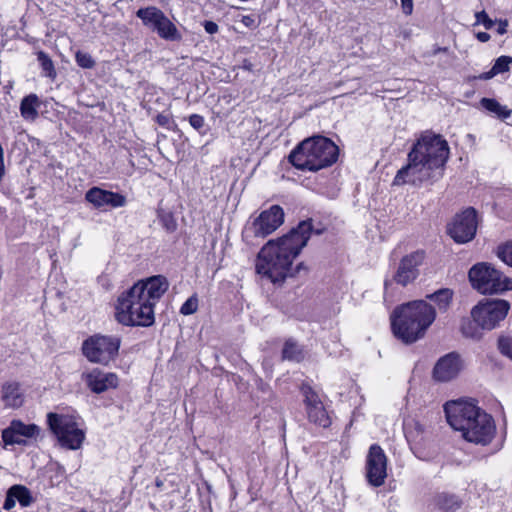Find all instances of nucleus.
<instances>
[{"mask_svg":"<svg viewBox=\"0 0 512 512\" xmlns=\"http://www.w3.org/2000/svg\"><path fill=\"white\" fill-rule=\"evenodd\" d=\"M507 27H508L507 20H499L498 21V28H497L498 34H500V35L505 34L507 32Z\"/></svg>","mask_w":512,"mask_h":512,"instance_id":"a18cd8bd","label":"nucleus"},{"mask_svg":"<svg viewBox=\"0 0 512 512\" xmlns=\"http://www.w3.org/2000/svg\"><path fill=\"white\" fill-rule=\"evenodd\" d=\"M284 222L283 209L278 205H273L269 209L262 211L256 217L251 225L244 231V237L247 239L251 235L258 238H265L273 233Z\"/></svg>","mask_w":512,"mask_h":512,"instance_id":"9b49d317","label":"nucleus"},{"mask_svg":"<svg viewBox=\"0 0 512 512\" xmlns=\"http://www.w3.org/2000/svg\"><path fill=\"white\" fill-rule=\"evenodd\" d=\"M14 499L20 503L23 507H28L33 502V497L29 489L23 485H13L10 487Z\"/></svg>","mask_w":512,"mask_h":512,"instance_id":"cd10ccee","label":"nucleus"},{"mask_svg":"<svg viewBox=\"0 0 512 512\" xmlns=\"http://www.w3.org/2000/svg\"><path fill=\"white\" fill-rule=\"evenodd\" d=\"M387 456L377 444L370 446L366 456L365 476L373 487H380L387 478Z\"/></svg>","mask_w":512,"mask_h":512,"instance_id":"f8f14e48","label":"nucleus"},{"mask_svg":"<svg viewBox=\"0 0 512 512\" xmlns=\"http://www.w3.org/2000/svg\"><path fill=\"white\" fill-rule=\"evenodd\" d=\"M138 288L122 292L115 304V319L124 326L148 327L154 323V309L139 295Z\"/></svg>","mask_w":512,"mask_h":512,"instance_id":"423d86ee","label":"nucleus"},{"mask_svg":"<svg viewBox=\"0 0 512 512\" xmlns=\"http://www.w3.org/2000/svg\"><path fill=\"white\" fill-rule=\"evenodd\" d=\"M189 123L194 129L200 130L203 128L205 120L204 117L199 114H192L189 117Z\"/></svg>","mask_w":512,"mask_h":512,"instance_id":"4c0bfd02","label":"nucleus"},{"mask_svg":"<svg viewBox=\"0 0 512 512\" xmlns=\"http://www.w3.org/2000/svg\"><path fill=\"white\" fill-rule=\"evenodd\" d=\"M477 230L476 211L473 208L466 209L456 215L453 222L448 227L449 235L457 243H466L471 241Z\"/></svg>","mask_w":512,"mask_h":512,"instance_id":"4468645a","label":"nucleus"},{"mask_svg":"<svg viewBox=\"0 0 512 512\" xmlns=\"http://www.w3.org/2000/svg\"><path fill=\"white\" fill-rule=\"evenodd\" d=\"M510 359L512 360V353H511V357H510Z\"/></svg>","mask_w":512,"mask_h":512,"instance_id":"3c124183","label":"nucleus"},{"mask_svg":"<svg viewBox=\"0 0 512 512\" xmlns=\"http://www.w3.org/2000/svg\"><path fill=\"white\" fill-rule=\"evenodd\" d=\"M136 15L142 20L145 26L156 31L158 23H160L162 20L161 18H163L165 14L160 9L151 6L139 9L136 12Z\"/></svg>","mask_w":512,"mask_h":512,"instance_id":"b1692460","label":"nucleus"},{"mask_svg":"<svg viewBox=\"0 0 512 512\" xmlns=\"http://www.w3.org/2000/svg\"><path fill=\"white\" fill-rule=\"evenodd\" d=\"M168 287L167 279L162 275H156L146 280L138 281L131 289L138 288L139 295L148 300V304H151V308L154 309L155 304L167 291Z\"/></svg>","mask_w":512,"mask_h":512,"instance_id":"a211bd4d","label":"nucleus"},{"mask_svg":"<svg viewBox=\"0 0 512 512\" xmlns=\"http://www.w3.org/2000/svg\"><path fill=\"white\" fill-rule=\"evenodd\" d=\"M40 428L36 424H25L20 420H12L10 425L2 431V440L7 445L22 444L26 438L38 436Z\"/></svg>","mask_w":512,"mask_h":512,"instance_id":"aec40b11","label":"nucleus"},{"mask_svg":"<svg viewBox=\"0 0 512 512\" xmlns=\"http://www.w3.org/2000/svg\"><path fill=\"white\" fill-rule=\"evenodd\" d=\"M14 495L12 494V491L11 489L9 488L7 493H6V498H5V501H4V504H3V508L7 511L13 509L16 505V500L14 499L13 497Z\"/></svg>","mask_w":512,"mask_h":512,"instance_id":"58836bf2","label":"nucleus"},{"mask_svg":"<svg viewBox=\"0 0 512 512\" xmlns=\"http://www.w3.org/2000/svg\"><path fill=\"white\" fill-rule=\"evenodd\" d=\"M283 358L292 361H299L302 357L298 345L292 341H287L283 348Z\"/></svg>","mask_w":512,"mask_h":512,"instance_id":"7c9ffc66","label":"nucleus"},{"mask_svg":"<svg viewBox=\"0 0 512 512\" xmlns=\"http://www.w3.org/2000/svg\"><path fill=\"white\" fill-rule=\"evenodd\" d=\"M312 233L309 220L300 222L289 233L275 240H269L260 250L256 271L273 283H280L293 276L292 263L306 246Z\"/></svg>","mask_w":512,"mask_h":512,"instance_id":"f03ea898","label":"nucleus"},{"mask_svg":"<svg viewBox=\"0 0 512 512\" xmlns=\"http://www.w3.org/2000/svg\"><path fill=\"white\" fill-rule=\"evenodd\" d=\"M468 276L472 287L481 294H500L512 290V279L485 262L473 265Z\"/></svg>","mask_w":512,"mask_h":512,"instance_id":"0eeeda50","label":"nucleus"},{"mask_svg":"<svg viewBox=\"0 0 512 512\" xmlns=\"http://www.w3.org/2000/svg\"><path fill=\"white\" fill-rule=\"evenodd\" d=\"M204 29L208 34H215L218 32V25L213 21H205Z\"/></svg>","mask_w":512,"mask_h":512,"instance_id":"79ce46f5","label":"nucleus"},{"mask_svg":"<svg viewBox=\"0 0 512 512\" xmlns=\"http://www.w3.org/2000/svg\"><path fill=\"white\" fill-rule=\"evenodd\" d=\"M160 23H158V28L156 29V32L158 35L165 39L170 41H176L181 39V35L177 29V27L169 20V18L164 15Z\"/></svg>","mask_w":512,"mask_h":512,"instance_id":"a878e982","label":"nucleus"},{"mask_svg":"<svg viewBox=\"0 0 512 512\" xmlns=\"http://www.w3.org/2000/svg\"><path fill=\"white\" fill-rule=\"evenodd\" d=\"M1 398L7 408L21 407L24 403V395L20 384L17 382H8L4 384L2 387Z\"/></svg>","mask_w":512,"mask_h":512,"instance_id":"412c9836","label":"nucleus"},{"mask_svg":"<svg viewBox=\"0 0 512 512\" xmlns=\"http://www.w3.org/2000/svg\"><path fill=\"white\" fill-rule=\"evenodd\" d=\"M198 299L195 296L188 298L180 308V313L183 315H191L197 311Z\"/></svg>","mask_w":512,"mask_h":512,"instance_id":"72a5a7b5","label":"nucleus"},{"mask_svg":"<svg viewBox=\"0 0 512 512\" xmlns=\"http://www.w3.org/2000/svg\"><path fill=\"white\" fill-rule=\"evenodd\" d=\"M241 22L248 28H255L257 26L254 16L245 15L241 18Z\"/></svg>","mask_w":512,"mask_h":512,"instance_id":"a19ab883","label":"nucleus"},{"mask_svg":"<svg viewBox=\"0 0 512 512\" xmlns=\"http://www.w3.org/2000/svg\"><path fill=\"white\" fill-rule=\"evenodd\" d=\"M446 51H447V48H439V49L437 50V52H446Z\"/></svg>","mask_w":512,"mask_h":512,"instance_id":"09e8293b","label":"nucleus"},{"mask_svg":"<svg viewBox=\"0 0 512 512\" xmlns=\"http://www.w3.org/2000/svg\"><path fill=\"white\" fill-rule=\"evenodd\" d=\"M497 256L507 265L512 267V242H507L497 249Z\"/></svg>","mask_w":512,"mask_h":512,"instance_id":"2f4dec72","label":"nucleus"},{"mask_svg":"<svg viewBox=\"0 0 512 512\" xmlns=\"http://www.w3.org/2000/svg\"><path fill=\"white\" fill-rule=\"evenodd\" d=\"M339 150L333 141L323 136L303 140L289 155L291 164L299 170L318 171L334 164Z\"/></svg>","mask_w":512,"mask_h":512,"instance_id":"39448f33","label":"nucleus"},{"mask_svg":"<svg viewBox=\"0 0 512 512\" xmlns=\"http://www.w3.org/2000/svg\"><path fill=\"white\" fill-rule=\"evenodd\" d=\"M120 343L118 337L97 334L83 342L82 352L88 361L107 365L117 356Z\"/></svg>","mask_w":512,"mask_h":512,"instance_id":"1a4fd4ad","label":"nucleus"},{"mask_svg":"<svg viewBox=\"0 0 512 512\" xmlns=\"http://www.w3.org/2000/svg\"><path fill=\"white\" fill-rule=\"evenodd\" d=\"M85 200L94 208L107 210L124 207L126 197L120 193L92 187L85 193Z\"/></svg>","mask_w":512,"mask_h":512,"instance_id":"dca6fc26","label":"nucleus"},{"mask_svg":"<svg viewBox=\"0 0 512 512\" xmlns=\"http://www.w3.org/2000/svg\"><path fill=\"white\" fill-rule=\"evenodd\" d=\"M430 505L434 509L444 512H453L461 507V501L455 495L443 492L436 494L432 498Z\"/></svg>","mask_w":512,"mask_h":512,"instance_id":"5701e85b","label":"nucleus"},{"mask_svg":"<svg viewBox=\"0 0 512 512\" xmlns=\"http://www.w3.org/2000/svg\"><path fill=\"white\" fill-rule=\"evenodd\" d=\"M164 224L167 230L174 231L176 229V222L173 220V218L169 215L164 218Z\"/></svg>","mask_w":512,"mask_h":512,"instance_id":"c03bdc74","label":"nucleus"},{"mask_svg":"<svg viewBox=\"0 0 512 512\" xmlns=\"http://www.w3.org/2000/svg\"><path fill=\"white\" fill-rule=\"evenodd\" d=\"M475 18V25L482 24L486 29H491L495 24L485 11L476 12Z\"/></svg>","mask_w":512,"mask_h":512,"instance_id":"f704fd0d","label":"nucleus"},{"mask_svg":"<svg viewBox=\"0 0 512 512\" xmlns=\"http://www.w3.org/2000/svg\"><path fill=\"white\" fill-rule=\"evenodd\" d=\"M476 38L480 41V42H487L490 40V35L487 33V32H478L476 34Z\"/></svg>","mask_w":512,"mask_h":512,"instance_id":"49530a36","label":"nucleus"},{"mask_svg":"<svg viewBox=\"0 0 512 512\" xmlns=\"http://www.w3.org/2000/svg\"><path fill=\"white\" fill-rule=\"evenodd\" d=\"M47 419L50 429L63 447L77 450L82 446L85 432L79 427L73 417L49 413Z\"/></svg>","mask_w":512,"mask_h":512,"instance_id":"6e6552de","label":"nucleus"},{"mask_svg":"<svg viewBox=\"0 0 512 512\" xmlns=\"http://www.w3.org/2000/svg\"><path fill=\"white\" fill-rule=\"evenodd\" d=\"M81 380L93 393L96 394H101L109 389H114L119 383L117 374L105 372L99 368L85 370L81 374Z\"/></svg>","mask_w":512,"mask_h":512,"instance_id":"2eb2a0df","label":"nucleus"},{"mask_svg":"<svg viewBox=\"0 0 512 512\" xmlns=\"http://www.w3.org/2000/svg\"><path fill=\"white\" fill-rule=\"evenodd\" d=\"M402 11L405 15H411L413 12V0H400Z\"/></svg>","mask_w":512,"mask_h":512,"instance_id":"ea45409f","label":"nucleus"},{"mask_svg":"<svg viewBox=\"0 0 512 512\" xmlns=\"http://www.w3.org/2000/svg\"><path fill=\"white\" fill-rule=\"evenodd\" d=\"M481 106L490 113H493L501 120L509 118L512 110L505 105H501L497 100L492 98H482L480 100Z\"/></svg>","mask_w":512,"mask_h":512,"instance_id":"393cba45","label":"nucleus"},{"mask_svg":"<svg viewBox=\"0 0 512 512\" xmlns=\"http://www.w3.org/2000/svg\"><path fill=\"white\" fill-rule=\"evenodd\" d=\"M449 153V145L441 135L421 134L408 153L407 165L397 172L393 184L420 186L438 181L444 175Z\"/></svg>","mask_w":512,"mask_h":512,"instance_id":"f257e3e1","label":"nucleus"},{"mask_svg":"<svg viewBox=\"0 0 512 512\" xmlns=\"http://www.w3.org/2000/svg\"><path fill=\"white\" fill-rule=\"evenodd\" d=\"M436 318L433 306L416 300L397 307L391 315L394 335L406 344L414 343L425 335Z\"/></svg>","mask_w":512,"mask_h":512,"instance_id":"20e7f679","label":"nucleus"},{"mask_svg":"<svg viewBox=\"0 0 512 512\" xmlns=\"http://www.w3.org/2000/svg\"><path fill=\"white\" fill-rule=\"evenodd\" d=\"M427 298L433 301L440 311H446L451 304L453 291L443 288L433 294L427 295Z\"/></svg>","mask_w":512,"mask_h":512,"instance_id":"bb28decb","label":"nucleus"},{"mask_svg":"<svg viewBox=\"0 0 512 512\" xmlns=\"http://www.w3.org/2000/svg\"><path fill=\"white\" fill-rule=\"evenodd\" d=\"M449 425L471 443L486 446L495 436L493 418L473 400H452L444 405Z\"/></svg>","mask_w":512,"mask_h":512,"instance_id":"7ed1b4c3","label":"nucleus"},{"mask_svg":"<svg viewBox=\"0 0 512 512\" xmlns=\"http://www.w3.org/2000/svg\"><path fill=\"white\" fill-rule=\"evenodd\" d=\"M498 348L502 354L511 357L512 354V339L508 337H501L498 340Z\"/></svg>","mask_w":512,"mask_h":512,"instance_id":"c9c22d12","label":"nucleus"},{"mask_svg":"<svg viewBox=\"0 0 512 512\" xmlns=\"http://www.w3.org/2000/svg\"><path fill=\"white\" fill-rule=\"evenodd\" d=\"M76 63L84 69H91L95 66V61L89 53L78 51L75 54Z\"/></svg>","mask_w":512,"mask_h":512,"instance_id":"473e14b6","label":"nucleus"},{"mask_svg":"<svg viewBox=\"0 0 512 512\" xmlns=\"http://www.w3.org/2000/svg\"><path fill=\"white\" fill-rule=\"evenodd\" d=\"M512 63V58L509 56H500L494 63L491 70L485 73L481 78L490 79L497 74L504 73L509 70V66Z\"/></svg>","mask_w":512,"mask_h":512,"instance_id":"c85d7f7f","label":"nucleus"},{"mask_svg":"<svg viewBox=\"0 0 512 512\" xmlns=\"http://www.w3.org/2000/svg\"><path fill=\"white\" fill-rule=\"evenodd\" d=\"M156 122L160 125V126H168L169 125V122H170V118L168 115H165V114H158L156 116Z\"/></svg>","mask_w":512,"mask_h":512,"instance_id":"37998d69","label":"nucleus"},{"mask_svg":"<svg viewBox=\"0 0 512 512\" xmlns=\"http://www.w3.org/2000/svg\"><path fill=\"white\" fill-rule=\"evenodd\" d=\"M425 259V252L422 250L413 251L403 256L396 268L392 281L403 287L414 283L420 275V266Z\"/></svg>","mask_w":512,"mask_h":512,"instance_id":"ddd939ff","label":"nucleus"},{"mask_svg":"<svg viewBox=\"0 0 512 512\" xmlns=\"http://www.w3.org/2000/svg\"><path fill=\"white\" fill-rule=\"evenodd\" d=\"M41 106L39 97L31 93L25 96L20 103V115L26 121H35L38 117V109Z\"/></svg>","mask_w":512,"mask_h":512,"instance_id":"4be33fe9","label":"nucleus"},{"mask_svg":"<svg viewBox=\"0 0 512 512\" xmlns=\"http://www.w3.org/2000/svg\"><path fill=\"white\" fill-rule=\"evenodd\" d=\"M461 331L464 336L470 337V338H478L479 332L477 328H475L470 321L463 322L461 326Z\"/></svg>","mask_w":512,"mask_h":512,"instance_id":"e433bc0d","label":"nucleus"},{"mask_svg":"<svg viewBox=\"0 0 512 512\" xmlns=\"http://www.w3.org/2000/svg\"><path fill=\"white\" fill-rule=\"evenodd\" d=\"M464 367L461 356L455 352L441 357L433 369V377L440 382H448L456 378Z\"/></svg>","mask_w":512,"mask_h":512,"instance_id":"6ab92c4d","label":"nucleus"},{"mask_svg":"<svg viewBox=\"0 0 512 512\" xmlns=\"http://www.w3.org/2000/svg\"><path fill=\"white\" fill-rule=\"evenodd\" d=\"M37 59L41 65L42 70L45 73V76L51 79H55L56 71L51 58L45 52L40 51L37 54Z\"/></svg>","mask_w":512,"mask_h":512,"instance_id":"c756f323","label":"nucleus"},{"mask_svg":"<svg viewBox=\"0 0 512 512\" xmlns=\"http://www.w3.org/2000/svg\"><path fill=\"white\" fill-rule=\"evenodd\" d=\"M302 393L309 421L323 428L329 427L331 419L317 393L309 386H303Z\"/></svg>","mask_w":512,"mask_h":512,"instance_id":"f3484780","label":"nucleus"},{"mask_svg":"<svg viewBox=\"0 0 512 512\" xmlns=\"http://www.w3.org/2000/svg\"><path fill=\"white\" fill-rule=\"evenodd\" d=\"M388 285H389V282H388V281H386V282H385V288H386V289L388 288Z\"/></svg>","mask_w":512,"mask_h":512,"instance_id":"8fccbe9b","label":"nucleus"},{"mask_svg":"<svg viewBox=\"0 0 512 512\" xmlns=\"http://www.w3.org/2000/svg\"><path fill=\"white\" fill-rule=\"evenodd\" d=\"M302 267H303V264H302V263H300V264H298V265L296 266V269H295V270L298 272Z\"/></svg>","mask_w":512,"mask_h":512,"instance_id":"de8ad7c7","label":"nucleus"},{"mask_svg":"<svg viewBox=\"0 0 512 512\" xmlns=\"http://www.w3.org/2000/svg\"><path fill=\"white\" fill-rule=\"evenodd\" d=\"M510 309L508 301L503 299H485L471 310L473 321L482 329L492 330L505 319Z\"/></svg>","mask_w":512,"mask_h":512,"instance_id":"9d476101","label":"nucleus"}]
</instances>
